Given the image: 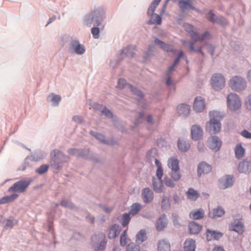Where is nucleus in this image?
Listing matches in <instances>:
<instances>
[{
	"label": "nucleus",
	"mask_w": 251,
	"mask_h": 251,
	"mask_svg": "<svg viewBox=\"0 0 251 251\" xmlns=\"http://www.w3.org/2000/svg\"><path fill=\"white\" fill-rule=\"evenodd\" d=\"M79 157H82L85 159H90L96 162L99 161L98 158L89 153V151L88 149H80Z\"/></svg>",
	"instance_id": "nucleus-24"
},
{
	"label": "nucleus",
	"mask_w": 251,
	"mask_h": 251,
	"mask_svg": "<svg viewBox=\"0 0 251 251\" xmlns=\"http://www.w3.org/2000/svg\"><path fill=\"white\" fill-rule=\"evenodd\" d=\"M165 184L167 186L169 187H174L176 185L175 183L174 182L175 181L174 180L172 179L171 178L165 176L164 179Z\"/></svg>",
	"instance_id": "nucleus-56"
},
{
	"label": "nucleus",
	"mask_w": 251,
	"mask_h": 251,
	"mask_svg": "<svg viewBox=\"0 0 251 251\" xmlns=\"http://www.w3.org/2000/svg\"><path fill=\"white\" fill-rule=\"evenodd\" d=\"M233 176L226 175L221 177L218 181V186L221 189L225 190L233 186Z\"/></svg>",
	"instance_id": "nucleus-12"
},
{
	"label": "nucleus",
	"mask_w": 251,
	"mask_h": 251,
	"mask_svg": "<svg viewBox=\"0 0 251 251\" xmlns=\"http://www.w3.org/2000/svg\"><path fill=\"white\" fill-rule=\"evenodd\" d=\"M186 195L188 199L194 201H196L200 197V194L198 192L192 188H189L186 192Z\"/></svg>",
	"instance_id": "nucleus-35"
},
{
	"label": "nucleus",
	"mask_w": 251,
	"mask_h": 251,
	"mask_svg": "<svg viewBox=\"0 0 251 251\" xmlns=\"http://www.w3.org/2000/svg\"><path fill=\"white\" fill-rule=\"evenodd\" d=\"M168 166L171 171L180 170L179 161L177 159L174 157H172L169 159Z\"/></svg>",
	"instance_id": "nucleus-39"
},
{
	"label": "nucleus",
	"mask_w": 251,
	"mask_h": 251,
	"mask_svg": "<svg viewBox=\"0 0 251 251\" xmlns=\"http://www.w3.org/2000/svg\"><path fill=\"white\" fill-rule=\"evenodd\" d=\"M178 6L182 12H184L187 9L197 10V9L192 6L188 0H179Z\"/></svg>",
	"instance_id": "nucleus-30"
},
{
	"label": "nucleus",
	"mask_w": 251,
	"mask_h": 251,
	"mask_svg": "<svg viewBox=\"0 0 251 251\" xmlns=\"http://www.w3.org/2000/svg\"><path fill=\"white\" fill-rule=\"evenodd\" d=\"M209 115L211 119L207 123L206 129L211 134L217 133L221 129L220 121L222 117L220 115V113L216 111L210 112Z\"/></svg>",
	"instance_id": "nucleus-3"
},
{
	"label": "nucleus",
	"mask_w": 251,
	"mask_h": 251,
	"mask_svg": "<svg viewBox=\"0 0 251 251\" xmlns=\"http://www.w3.org/2000/svg\"><path fill=\"white\" fill-rule=\"evenodd\" d=\"M205 107L204 100L201 97L196 98L194 105L193 109L197 112H202Z\"/></svg>",
	"instance_id": "nucleus-21"
},
{
	"label": "nucleus",
	"mask_w": 251,
	"mask_h": 251,
	"mask_svg": "<svg viewBox=\"0 0 251 251\" xmlns=\"http://www.w3.org/2000/svg\"><path fill=\"white\" fill-rule=\"evenodd\" d=\"M192 138L195 141L201 139L203 136L202 128L198 125H193L191 127Z\"/></svg>",
	"instance_id": "nucleus-19"
},
{
	"label": "nucleus",
	"mask_w": 251,
	"mask_h": 251,
	"mask_svg": "<svg viewBox=\"0 0 251 251\" xmlns=\"http://www.w3.org/2000/svg\"><path fill=\"white\" fill-rule=\"evenodd\" d=\"M204 215V211L201 209L200 208L196 211H192L189 214L190 217L194 220H200L201 219Z\"/></svg>",
	"instance_id": "nucleus-34"
},
{
	"label": "nucleus",
	"mask_w": 251,
	"mask_h": 251,
	"mask_svg": "<svg viewBox=\"0 0 251 251\" xmlns=\"http://www.w3.org/2000/svg\"><path fill=\"white\" fill-rule=\"evenodd\" d=\"M50 166V164H43L36 169L35 172L39 175H43L48 171Z\"/></svg>",
	"instance_id": "nucleus-52"
},
{
	"label": "nucleus",
	"mask_w": 251,
	"mask_h": 251,
	"mask_svg": "<svg viewBox=\"0 0 251 251\" xmlns=\"http://www.w3.org/2000/svg\"><path fill=\"white\" fill-rule=\"evenodd\" d=\"M170 245L168 242L165 240L159 241L158 244V251H170Z\"/></svg>",
	"instance_id": "nucleus-40"
},
{
	"label": "nucleus",
	"mask_w": 251,
	"mask_h": 251,
	"mask_svg": "<svg viewBox=\"0 0 251 251\" xmlns=\"http://www.w3.org/2000/svg\"><path fill=\"white\" fill-rule=\"evenodd\" d=\"M19 197V195L14 193L10 196H6L0 199V204H4L13 201Z\"/></svg>",
	"instance_id": "nucleus-42"
},
{
	"label": "nucleus",
	"mask_w": 251,
	"mask_h": 251,
	"mask_svg": "<svg viewBox=\"0 0 251 251\" xmlns=\"http://www.w3.org/2000/svg\"><path fill=\"white\" fill-rule=\"evenodd\" d=\"M140 247L139 245L130 244L127 245L126 251H139Z\"/></svg>",
	"instance_id": "nucleus-59"
},
{
	"label": "nucleus",
	"mask_w": 251,
	"mask_h": 251,
	"mask_svg": "<svg viewBox=\"0 0 251 251\" xmlns=\"http://www.w3.org/2000/svg\"><path fill=\"white\" fill-rule=\"evenodd\" d=\"M234 152L235 157L239 159L243 157L245 153V149L241 144H238L235 148Z\"/></svg>",
	"instance_id": "nucleus-43"
},
{
	"label": "nucleus",
	"mask_w": 251,
	"mask_h": 251,
	"mask_svg": "<svg viewBox=\"0 0 251 251\" xmlns=\"http://www.w3.org/2000/svg\"><path fill=\"white\" fill-rule=\"evenodd\" d=\"M161 0H153L148 8L147 14L149 16H151V19L148 22L149 25L156 24L159 25L161 24L162 18L161 15L154 13V12L159 4Z\"/></svg>",
	"instance_id": "nucleus-4"
},
{
	"label": "nucleus",
	"mask_w": 251,
	"mask_h": 251,
	"mask_svg": "<svg viewBox=\"0 0 251 251\" xmlns=\"http://www.w3.org/2000/svg\"><path fill=\"white\" fill-rule=\"evenodd\" d=\"M171 176L174 181H178L180 179L181 176L180 174V170L171 171Z\"/></svg>",
	"instance_id": "nucleus-53"
},
{
	"label": "nucleus",
	"mask_w": 251,
	"mask_h": 251,
	"mask_svg": "<svg viewBox=\"0 0 251 251\" xmlns=\"http://www.w3.org/2000/svg\"><path fill=\"white\" fill-rule=\"evenodd\" d=\"M61 100V97L54 93L50 94L48 97V101L53 106H57Z\"/></svg>",
	"instance_id": "nucleus-28"
},
{
	"label": "nucleus",
	"mask_w": 251,
	"mask_h": 251,
	"mask_svg": "<svg viewBox=\"0 0 251 251\" xmlns=\"http://www.w3.org/2000/svg\"><path fill=\"white\" fill-rule=\"evenodd\" d=\"M135 46L134 45H129L126 47L122 49L120 51V57H127L128 58H132L135 55Z\"/></svg>",
	"instance_id": "nucleus-13"
},
{
	"label": "nucleus",
	"mask_w": 251,
	"mask_h": 251,
	"mask_svg": "<svg viewBox=\"0 0 251 251\" xmlns=\"http://www.w3.org/2000/svg\"><path fill=\"white\" fill-rule=\"evenodd\" d=\"M142 196L144 202L146 203L151 202L153 199V193L149 188H145L142 190Z\"/></svg>",
	"instance_id": "nucleus-20"
},
{
	"label": "nucleus",
	"mask_w": 251,
	"mask_h": 251,
	"mask_svg": "<svg viewBox=\"0 0 251 251\" xmlns=\"http://www.w3.org/2000/svg\"><path fill=\"white\" fill-rule=\"evenodd\" d=\"M211 171V166L204 161L200 162L197 167V175L201 177L202 175L207 174Z\"/></svg>",
	"instance_id": "nucleus-17"
},
{
	"label": "nucleus",
	"mask_w": 251,
	"mask_h": 251,
	"mask_svg": "<svg viewBox=\"0 0 251 251\" xmlns=\"http://www.w3.org/2000/svg\"><path fill=\"white\" fill-rule=\"evenodd\" d=\"M68 51L71 54L81 55L85 52L86 49L84 45L80 44L78 39L71 38L68 46Z\"/></svg>",
	"instance_id": "nucleus-6"
},
{
	"label": "nucleus",
	"mask_w": 251,
	"mask_h": 251,
	"mask_svg": "<svg viewBox=\"0 0 251 251\" xmlns=\"http://www.w3.org/2000/svg\"><path fill=\"white\" fill-rule=\"evenodd\" d=\"M205 18L209 22L212 23H216L222 25H224L226 24L225 18L222 16L216 15L212 10H209L205 15Z\"/></svg>",
	"instance_id": "nucleus-11"
},
{
	"label": "nucleus",
	"mask_w": 251,
	"mask_h": 251,
	"mask_svg": "<svg viewBox=\"0 0 251 251\" xmlns=\"http://www.w3.org/2000/svg\"><path fill=\"white\" fill-rule=\"evenodd\" d=\"M152 183L153 190L156 193H160L162 192L163 185L162 179L153 177L152 179Z\"/></svg>",
	"instance_id": "nucleus-25"
},
{
	"label": "nucleus",
	"mask_w": 251,
	"mask_h": 251,
	"mask_svg": "<svg viewBox=\"0 0 251 251\" xmlns=\"http://www.w3.org/2000/svg\"><path fill=\"white\" fill-rule=\"evenodd\" d=\"M127 89H129L132 93L138 97L139 98L142 99L144 97L143 93L138 88L133 86L132 85H127Z\"/></svg>",
	"instance_id": "nucleus-45"
},
{
	"label": "nucleus",
	"mask_w": 251,
	"mask_h": 251,
	"mask_svg": "<svg viewBox=\"0 0 251 251\" xmlns=\"http://www.w3.org/2000/svg\"><path fill=\"white\" fill-rule=\"evenodd\" d=\"M90 134L99 140L100 143L106 145L109 144V142L106 140L105 137L103 135L93 130H91L90 131Z\"/></svg>",
	"instance_id": "nucleus-38"
},
{
	"label": "nucleus",
	"mask_w": 251,
	"mask_h": 251,
	"mask_svg": "<svg viewBox=\"0 0 251 251\" xmlns=\"http://www.w3.org/2000/svg\"><path fill=\"white\" fill-rule=\"evenodd\" d=\"M208 144L209 148L215 151H217L221 147L222 141L218 137L213 136L208 139Z\"/></svg>",
	"instance_id": "nucleus-14"
},
{
	"label": "nucleus",
	"mask_w": 251,
	"mask_h": 251,
	"mask_svg": "<svg viewBox=\"0 0 251 251\" xmlns=\"http://www.w3.org/2000/svg\"><path fill=\"white\" fill-rule=\"evenodd\" d=\"M105 18V11L103 8L99 7L87 14L83 20V24L87 26H99L101 25L102 22Z\"/></svg>",
	"instance_id": "nucleus-1"
},
{
	"label": "nucleus",
	"mask_w": 251,
	"mask_h": 251,
	"mask_svg": "<svg viewBox=\"0 0 251 251\" xmlns=\"http://www.w3.org/2000/svg\"><path fill=\"white\" fill-rule=\"evenodd\" d=\"M201 228V226L195 222H191L189 225L190 233L192 234L199 233Z\"/></svg>",
	"instance_id": "nucleus-36"
},
{
	"label": "nucleus",
	"mask_w": 251,
	"mask_h": 251,
	"mask_svg": "<svg viewBox=\"0 0 251 251\" xmlns=\"http://www.w3.org/2000/svg\"><path fill=\"white\" fill-rule=\"evenodd\" d=\"M170 207V203L169 198L167 197L164 196L162 198L161 202V208L163 210H168Z\"/></svg>",
	"instance_id": "nucleus-51"
},
{
	"label": "nucleus",
	"mask_w": 251,
	"mask_h": 251,
	"mask_svg": "<svg viewBox=\"0 0 251 251\" xmlns=\"http://www.w3.org/2000/svg\"><path fill=\"white\" fill-rule=\"evenodd\" d=\"M212 85L216 90L223 89L225 85V78L221 74H215L211 77Z\"/></svg>",
	"instance_id": "nucleus-9"
},
{
	"label": "nucleus",
	"mask_w": 251,
	"mask_h": 251,
	"mask_svg": "<svg viewBox=\"0 0 251 251\" xmlns=\"http://www.w3.org/2000/svg\"><path fill=\"white\" fill-rule=\"evenodd\" d=\"M141 209V205L138 203H134L131 206L130 214L136 215Z\"/></svg>",
	"instance_id": "nucleus-50"
},
{
	"label": "nucleus",
	"mask_w": 251,
	"mask_h": 251,
	"mask_svg": "<svg viewBox=\"0 0 251 251\" xmlns=\"http://www.w3.org/2000/svg\"><path fill=\"white\" fill-rule=\"evenodd\" d=\"M147 239L146 231L144 229L140 230L136 235V242L141 244Z\"/></svg>",
	"instance_id": "nucleus-41"
},
{
	"label": "nucleus",
	"mask_w": 251,
	"mask_h": 251,
	"mask_svg": "<svg viewBox=\"0 0 251 251\" xmlns=\"http://www.w3.org/2000/svg\"><path fill=\"white\" fill-rule=\"evenodd\" d=\"M238 170L240 173L248 174L251 172V161L245 159L239 163Z\"/></svg>",
	"instance_id": "nucleus-16"
},
{
	"label": "nucleus",
	"mask_w": 251,
	"mask_h": 251,
	"mask_svg": "<svg viewBox=\"0 0 251 251\" xmlns=\"http://www.w3.org/2000/svg\"><path fill=\"white\" fill-rule=\"evenodd\" d=\"M229 86L233 90L240 92L246 89L247 82L242 76L235 75L230 79Z\"/></svg>",
	"instance_id": "nucleus-7"
},
{
	"label": "nucleus",
	"mask_w": 251,
	"mask_h": 251,
	"mask_svg": "<svg viewBox=\"0 0 251 251\" xmlns=\"http://www.w3.org/2000/svg\"><path fill=\"white\" fill-rule=\"evenodd\" d=\"M5 228H11L13 226L17 223V220L13 219H5Z\"/></svg>",
	"instance_id": "nucleus-55"
},
{
	"label": "nucleus",
	"mask_w": 251,
	"mask_h": 251,
	"mask_svg": "<svg viewBox=\"0 0 251 251\" xmlns=\"http://www.w3.org/2000/svg\"><path fill=\"white\" fill-rule=\"evenodd\" d=\"M177 113L179 115L187 116L189 114L190 107L185 104H180L177 107Z\"/></svg>",
	"instance_id": "nucleus-31"
},
{
	"label": "nucleus",
	"mask_w": 251,
	"mask_h": 251,
	"mask_svg": "<svg viewBox=\"0 0 251 251\" xmlns=\"http://www.w3.org/2000/svg\"><path fill=\"white\" fill-rule=\"evenodd\" d=\"M67 151L70 154L79 157L80 149L71 148L69 149Z\"/></svg>",
	"instance_id": "nucleus-61"
},
{
	"label": "nucleus",
	"mask_w": 251,
	"mask_h": 251,
	"mask_svg": "<svg viewBox=\"0 0 251 251\" xmlns=\"http://www.w3.org/2000/svg\"><path fill=\"white\" fill-rule=\"evenodd\" d=\"M127 85L130 84L127 83L126 80L125 79L119 78L118 81L117 87L119 89H123L124 88L127 89Z\"/></svg>",
	"instance_id": "nucleus-54"
},
{
	"label": "nucleus",
	"mask_w": 251,
	"mask_h": 251,
	"mask_svg": "<svg viewBox=\"0 0 251 251\" xmlns=\"http://www.w3.org/2000/svg\"><path fill=\"white\" fill-rule=\"evenodd\" d=\"M121 231L120 226L117 224L113 225L109 230L108 237L114 239L118 236Z\"/></svg>",
	"instance_id": "nucleus-27"
},
{
	"label": "nucleus",
	"mask_w": 251,
	"mask_h": 251,
	"mask_svg": "<svg viewBox=\"0 0 251 251\" xmlns=\"http://www.w3.org/2000/svg\"><path fill=\"white\" fill-rule=\"evenodd\" d=\"M70 157L58 149H55L50 153V167L53 170H60L64 163H67Z\"/></svg>",
	"instance_id": "nucleus-2"
},
{
	"label": "nucleus",
	"mask_w": 251,
	"mask_h": 251,
	"mask_svg": "<svg viewBox=\"0 0 251 251\" xmlns=\"http://www.w3.org/2000/svg\"><path fill=\"white\" fill-rule=\"evenodd\" d=\"M241 135L247 139H251V132H249L247 130H243L241 132Z\"/></svg>",
	"instance_id": "nucleus-64"
},
{
	"label": "nucleus",
	"mask_w": 251,
	"mask_h": 251,
	"mask_svg": "<svg viewBox=\"0 0 251 251\" xmlns=\"http://www.w3.org/2000/svg\"><path fill=\"white\" fill-rule=\"evenodd\" d=\"M222 235V233L216 230H212L209 229H207L206 230V239L207 241L219 240Z\"/></svg>",
	"instance_id": "nucleus-23"
},
{
	"label": "nucleus",
	"mask_w": 251,
	"mask_h": 251,
	"mask_svg": "<svg viewBox=\"0 0 251 251\" xmlns=\"http://www.w3.org/2000/svg\"><path fill=\"white\" fill-rule=\"evenodd\" d=\"M91 239L94 243L95 250L97 251H101L104 249L106 242L105 241V236L103 233H100L93 235Z\"/></svg>",
	"instance_id": "nucleus-8"
},
{
	"label": "nucleus",
	"mask_w": 251,
	"mask_h": 251,
	"mask_svg": "<svg viewBox=\"0 0 251 251\" xmlns=\"http://www.w3.org/2000/svg\"><path fill=\"white\" fill-rule=\"evenodd\" d=\"M177 146L181 151L186 152L189 149L190 144L188 141L179 139L177 142Z\"/></svg>",
	"instance_id": "nucleus-32"
},
{
	"label": "nucleus",
	"mask_w": 251,
	"mask_h": 251,
	"mask_svg": "<svg viewBox=\"0 0 251 251\" xmlns=\"http://www.w3.org/2000/svg\"><path fill=\"white\" fill-rule=\"evenodd\" d=\"M91 33L95 39H98L99 37L100 29L98 27H93L91 28Z\"/></svg>",
	"instance_id": "nucleus-60"
},
{
	"label": "nucleus",
	"mask_w": 251,
	"mask_h": 251,
	"mask_svg": "<svg viewBox=\"0 0 251 251\" xmlns=\"http://www.w3.org/2000/svg\"><path fill=\"white\" fill-rule=\"evenodd\" d=\"M121 61V59H114L110 61V66L112 68L115 69L117 67Z\"/></svg>",
	"instance_id": "nucleus-63"
},
{
	"label": "nucleus",
	"mask_w": 251,
	"mask_h": 251,
	"mask_svg": "<svg viewBox=\"0 0 251 251\" xmlns=\"http://www.w3.org/2000/svg\"><path fill=\"white\" fill-rule=\"evenodd\" d=\"M225 213L224 209L222 207L219 206L209 211V216L212 219H217L221 217L225 214Z\"/></svg>",
	"instance_id": "nucleus-22"
},
{
	"label": "nucleus",
	"mask_w": 251,
	"mask_h": 251,
	"mask_svg": "<svg viewBox=\"0 0 251 251\" xmlns=\"http://www.w3.org/2000/svg\"><path fill=\"white\" fill-rule=\"evenodd\" d=\"M204 46L206 47L207 51L211 56H213L215 49V46L207 42L204 44Z\"/></svg>",
	"instance_id": "nucleus-57"
},
{
	"label": "nucleus",
	"mask_w": 251,
	"mask_h": 251,
	"mask_svg": "<svg viewBox=\"0 0 251 251\" xmlns=\"http://www.w3.org/2000/svg\"><path fill=\"white\" fill-rule=\"evenodd\" d=\"M130 213H124L120 220V222L123 226H126L130 222Z\"/></svg>",
	"instance_id": "nucleus-49"
},
{
	"label": "nucleus",
	"mask_w": 251,
	"mask_h": 251,
	"mask_svg": "<svg viewBox=\"0 0 251 251\" xmlns=\"http://www.w3.org/2000/svg\"><path fill=\"white\" fill-rule=\"evenodd\" d=\"M60 204L64 207L68 208L74 210H77V207L72 202L66 200H63Z\"/></svg>",
	"instance_id": "nucleus-48"
},
{
	"label": "nucleus",
	"mask_w": 251,
	"mask_h": 251,
	"mask_svg": "<svg viewBox=\"0 0 251 251\" xmlns=\"http://www.w3.org/2000/svg\"><path fill=\"white\" fill-rule=\"evenodd\" d=\"M154 46L150 45L149 47L148 50L146 52L144 57L145 59H149L153 54Z\"/></svg>",
	"instance_id": "nucleus-58"
},
{
	"label": "nucleus",
	"mask_w": 251,
	"mask_h": 251,
	"mask_svg": "<svg viewBox=\"0 0 251 251\" xmlns=\"http://www.w3.org/2000/svg\"><path fill=\"white\" fill-rule=\"evenodd\" d=\"M172 73V72H169V71L167 70L165 74L166 85L169 88L174 86V81L171 77Z\"/></svg>",
	"instance_id": "nucleus-46"
},
{
	"label": "nucleus",
	"mask_w": 251,
	"mask_h": 251,
	"mask_svg": "<svg viewBox=\"0 0 251 251\" xmlns=\"http://www.w3.org/2000/svg\"><path fill=\"white\" fill-rule=\"evenodd\" d=\"M243 228L242 222L237 219L234 220L231 225V229L239 233H242L243 232Z\"/></svg>",
	"instance_id": "nucleus-26"
},
{
	"label": "nucleus",
	"mask_w": 251,
	"mask_h": 251,
	"mask_svg": "<svg viewBox=\"0 0 251 251\" xmlns=\"http://www.w3.org/2000/svg\"><path fill=\"white\" fill-rule=\"evenodd\" d=\"M154 43L156 45H158L161 49H162L165 51H166L167 52L173 51V49L172 46L160 40L157 38H155Z\"/></svg>",
	"instance_id": "nucleus-33"
},
{
	"label": "nucleus",
	"mask_w": 251,
	"mask_h": 251,
	"mask_svg": "<svg viewBox=\"0 0 251 251\" xmlns=\"http://www.w3.org/2000/svg\"><path fill=\"white\" fill-rule=\"evenodd\" d=\"M191 38V41L189 42V48L190 50H194V45L196 43L200 41L199 34L198 33L196 34V35L190 36Z\"/></svg>",
	"instance_id": "nucleus-47"
},
{
	"label": "nucleus",
	"mask_w": 251,
	"mask_h": 251,
	"mask_svg": "<svg viewBox=\"0 0 251 251\" xmlns=\"http://www.w3.org/2000/svg\"><path fill=\"white\" fill-rule=\"evenodd\" d=\"M227 102L229 108L233 111L238 109L241 105L239 98L234 93H231L227 96Z\"/></svg>",
	"instance_id": "nucleus-10"
},
{
	"label": "nucleus",
	"mask_w": 251,
	"mask_h": 251,
	"mask_svg": "<svg viewBox=\"0 0 251 251\" xmlns=\"http://www.w3.org/2000/svg\"><path fill=\"white\" fill-rule=\"evenodd\" d=\"M196 248L195 242L191 239H187L184 244V251H195Z\"/></svg>",
	"instance_id": "nucleus-37"
},
{
	"label": "nucleus",
	"mask_w": 251,
	"mask_h": 251,
	"mask_svg": "<svg viewBox=\"0 0 251 251\" xmlns=\"http://www.w3.org/2000/svg\"><path fill=\"white\" fill-rule=\"evenodd\" d=\"M32 181L33 179L31 178L22 179L14 183L9 187L8 192L9 193L25 192Z\"/></svg>",
	"instance_id": "nucleus-5"
},
{
	"label": "nucleus",
	"mask_w": 251,
	"mask_h": 251,
	"mask_svg": "<svg viewBox=\"0 0 251 251\" xmlns=\"http://www.w3.org/2000/svg\"><path fill=\"white\" fill-rule=\"evenodd\" d=\"M47 153L42 150H38L34 151L31 155L27 156V158L33 162H38L45 159Z\"/></svg>",
	"instance_id": "nucleus-15"
},
{
	"label": "nucleus",
	"mask_w": 251,
	"mask_h": 251,
	"mask_svg": "<svg viewBox=\"0 0 251 251\" xmlns=\"http://www.w3.org/2000/svg\"><path fill=\"white\" fill-rule=\"evenodd\" d=\"M167 225V220L165 215H162L156 222V228L158 231H161Z\"/></svg>",
	"instance_id": "nucleus-29"
},
{
	"label": "nucleus",
	"mask_w": 251,
	"mask_h": 251,
	"mask_svg": "<svg viewBox=\"0 0 251 251\" xmlns=\"http://www.w3.org/2000/svg\"><path fill=\"white\" fill-rule=\"evenodd\" d=\"M183 27L185 30L190 34V36L194 35L198 33L195 27L191 24L185 23L184 24Z\"/></svg>",
	"instance_id": "nucleus-44"
},
{
	"label": "nucleus",
	"mask_w": 251,
	"mask_h": 251,
	"mask_svg": "<svg viewBox=\"0 0 251 251\" xmlns=\"http://www.w3.org/2000/svg\"><path fill=\"white\" fill-rule=\"evenodd\" d=\"M92 106L96 110L100 111L101 114L104 115L107 118L109 119L113 118V114L110 110L108 109L106 107V106L96 102L93 104Z\"/></svg>",
	"instance_id": "nucleus-18"
},
{
	"label": "nucleus",
	"mask_w": 251,
	"mask_h": 251,
	"mask_svg": "<svg viewBox=\"0 0 251 251\" xmlns=\"http://www.w3.org/2000/svg\"><path fill=\"white\" fill-rule=\"evenodd\" d=\"M199 38L201 41H202L206 39H210L211 35L208 31H205L201 35L199 34Z\"/></svg>",
	"instance_id": "nucleus-62"
}]
</instances>
